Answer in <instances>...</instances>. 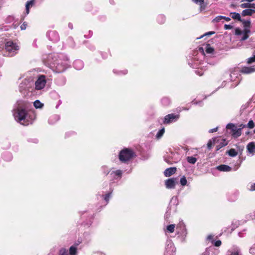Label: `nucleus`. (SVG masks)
I'll use <instances>...</instances> for the list:
<instances>
[{
    "mask_svg": "<svg viewBox=\"0 0 255 255\" xmlns=\"http://www.w3.org/2000/svg\"><path fill=\"white\" fill-rule=\"evenodd\" d=\"M15 119L24 126L31 124L35 118L33 112H27L26 110L18 108L14 113Z\"/></svg>",
    "mask_w": 255,
    "mask_h": 255,
    "instance_id": "obj_1",
    "label": "nucleus"
},
{
    "mask_svg": "<svg viewBox=\"0 0 255 255\" xmlns=\"http://www.w3.org/2000/svg\"><path fill=\"white\" fill-rule=\"evenodd\" d=\"M19 49V46L12 40L6 41L2 49L5 52L4 56L11 57L15 55Z\"/></svg>",
    "mask_w": 255,
    "mask_h": 255,
    "instance_id": "obj_2",
    "label": "nucleus"
},
{
    "mask_svg": "<svg viewBox=\"0 0 255 255\" xmlns=\"http://www.w3.org/2000/svg\"><path fill=\"white\" fill-rule=\"evenodd\" d=\"M136 156L134 150L129 148H124L120 151L119 154V158L123 163H127Z\"/></svg>",
    "mask_w": 255,
    "mask_h": 255,
    "instance_id": "obj_3",
    "label": "nucleus"
},
{
    "mask_svg": "<svg viewBox=\"0 0 255 255\" xmlns=\"http://www.w3.org/2000/svg\"><path fill=\"white\" fill-rule=\"evenodd\" d=\"M226 128L227 129L231 130L230 133L234 138H237L242 134V131L240 130V129H238L233 124H228L226 126Z\"/></svg>",
    "mask_w": 255,
    "mask_h": 255,
    "instance_id": "obj_4",
    "label": "nucleus"
},
{
    "mask_svg": "<svg viewBox=\"0 0 255 255\" xmlns=\"http://www.w3.org/2000/svg\"><path fill=\"white\" fill-rule=\"evenodd\" d=\"M45 76L40 75L35 83V89L37 90L43 89L46 84Z\"/></svg>",
    "mask_w": 255,
    "mask_h": 255,
    "instance_id": "obj_5",
    "label": "nucleus"
},
{
    "mask_svg": "<svg viewBox=\"0 0 255 255\" xmlns=\"http://www.w3.org/2000/svg\"><path fill=\"white\" fill-rule=\"evenodd\" d=\"M178 183L177 179L176 178H169L165 180V185L167 189H174L176 184Z\"/></svg>",
    "mask_w": 255,
    "mask_h": 255,
    "instance_id": "obj_6",
    "label": "nucleus"
},
{
    "mask_svg": "<svg viewBox=\"0 0 255 255\" xmlns=\"http://www.w3.org/2000/svg\"><path fill=\"white\" fill-rule=\"evenodd\" d=\"M179 117V116L178 115H175L174 114H168L164 117V123L166 124H170L177 120Z\"/></svg>",
    "mask_w": 255,
    "mask_h": 255,
    "instance_id": "obj_7",
    "label": "nucleus"
},
{
    "mask_svg": "<svg viewBox=\"0 0 255 255\" xmlns=\"http://www.w3.org/2000/svg\"><path fill=\"white\" fill-rule=\"evenodd\" d=\"M48 34L49 39L53 42H56L59 40V34L55 30L49 31Z\"/></svg>",
    "mask_w": 255,
    "mask_h": 255,
    "instance_id": "obj_8",
    "label": "nucleus"
},
{
    "mask_svg": "<svg viewBox=\"0 0 255 255\" xmlns=\"http://www.w3.org/2000/svg\"><path fill=\"white\" fill-rule=\"evenodd\" d=\"M176 171V168L173 167L167 168L164 172L165 176L169 177L174 174Z\"/></svg>",
    "mask_w": 255,
    "mask_h": 255,
    "instance_id": "obj_9",
    "label": "nucleus"
},
{
    "mask_svg": "<svg viewBox=\"0 0 255 255\" xmlns=\"http://www.w3.org/2000/svg\"><path fill=\"white\" fill-rule=\"evenodd\" d=\"M255 71V69L252 67H243L240 72L244 74H250Z\"/></svg>",
    "mask_w": 255,
    "mask_h": 255,
    "instance_id": "obj_10",
    "label": "nucleus"
},
{
    "mask_svg": "<svg viewBox=\"0 0 255 255\" xmlns=\"http://www.w3.org/2000/svg\"><path fill=\"white\" fill-rule=\"evenodd\" d=\"M254 13H255V9L247 8L242 11V15L243 16H251Z\"/></svg>",
    "mask_w": 255,
    "mask_h": 255,
    "instance_id": "obj_11",
    "label": "nucleus"
},
{
    "mask_svg": "<svg viewBox=\"0 0 255 255\" xmlns=\"http://www.w3.org/2000/svg\"><path fill=\"white\" fill-rule=\"evenodd\" d=\"M247 148L249 152L250 153H255V142H251L249 143L247 146Z\"/></svg>",
    "mask_w": 255,
    "mask_h": 255,
    "instance_id": "obj_12",
    "label": "nucleus"
},
{
    "mask_svg": "<svg viewBox=\"0 0 255 255\" xmlns=\"http://www.w3.org/2000/svg\"><path fill=\"white\" fill-rule=\"evenodd\" d=\"M122 174L123 171L121 170H117L116 171H113L111 173V175H113V177L114 179L121 178Z\"/></svg>",
    "mask_w": 255,
    "mask_h": 255,
    "instance_id": "obj_13",
    "label": "nucleus"
},
{
    "mask_svg": "<svg viewBox=\"0 0 255 255\" xmlns=\"http://www.w3.org/2000/svg\"><path fill=\"white\" fill-rule=\"evenodd\" d=\"M217 169L221 171H230L231 167L227 165L222 164L217 167Z\"/></svg>",
    "mask_w": 255,
    "mask_h": 255,
    "instance_id": "obj_14",
    "label": "nucleus"
},
{
    "mask_svg": "<svg viewBox=\"0 0 255 255\" xmlns=\"http://www.w3.org/2000/svg\"><path fill=\"white\" fill-rule=\"evenodd\" d=\"M230 15L232 17V18L234 19H237L239 21H243V20L242 19L240 14L239 13L237 12H231L230 13Z\"/></svg>",
    "mask_w": 255,
    "mask_h": 255,
    "instance_id": "obj_15",
    "label": "nucleus"
},
{
    "mask_svg": "<svg viewBox=\"0 0 255 255\" xmlns=\"http://www.w3.org/2000/svg\"><path fill=\"white\" fill-rule=\"evenodd\" d=\"M34 0H31L30 1H27L26 3V12L27 14H28L29 12V8L30 7L34 5Z\"/></svg>",
    "mask_w": 255,
    "mask_h": 255,
    "instance_id": "obj_16",
    "label": "nucleus"
},
{
    "mask_svg": "<svg viewBox=\"0 0 255 255\" xmlns=\"http://www.w3.org/2000/svg\"><path fill=\"white\" fill-rule=\"evenodd\" d=\"M161 102L162 105L164 107L168 106L170 104V99L167 97H163L161 99Z\"/></svg>",
    "mask_w": 255,
    "mask_h": 255,
    "instance_id": "obj_17",
    "label": "nucleus"
},
{
    "mask_svg": "<svg viewBox=\"0 0 255 255\" xmlns=\"http://www.w3.org/2000/svg\"><path fill=\"white\" fill-rule=\"evenodd\" d=\"M77 253V248L72 246L69 248V255H76Z\"/></svg>",
    "mask_w": 255,
    "mask_h": 255,
    "instance_id": "obj_18",
    "label": "nucleus"
},
{
    "mask_svg": "<svg viewBox=\"0 0 255 255\" xmlns=\"http://www.w3.org/2000/svg\"><path fill=\"white\" fill-rule=\"evenodd\" d=\"M227 142H226V140L225 139H222V142H221L219 145L216 146V150H219L222 147L227 145Z\"/></svg>",
    "mask_w": 255,
    "mask_h": 255,
    "instance_id": "obj_19",
    "label": "nucleus"
},
{
    "mask_svg": "<svg viewBox=\"0 0 255 255\" xmlns=\"http://www.w3.org/2000/svg\"><path fill=\"white\" fill-rule=\"evenodd\" d=\"M205 50L207 53L211 54L214 51V49L212 47L210 44H207L205 47Z\"/></svg>",
    "mask_w": 255,
    "mask_h": 255,
    "instance_id": "obj_20",
    "label": "nucleus"
},
{
    "mask_svg": "<svg viewBox=\"0 0 255 255\" xmlns=\"http://www.w3.org/2000/svg\"><path fill=\"white\" fill-rule=\"evenodd\" d=\"M228 154L232 157H235L238 154V152L234 148H231L228 151Z\"/></svg>",
    "mask_w": 255,
    "mask_h": 255,
    "instance_id": "obj_21",
    "label": "nucleus"
},
{
    "mask_svg": "<svg viewBox=\"0 0 255 255\" xmlns=\"http://www.w3.org/2000/svg\"><path fill=\"white\" fill-rule=\"evenodd\" d=\"M34 106L36 109L41 108L43 106V104L40 101L36 100L34 103Z\"/></svg>",
    "mask_w": 255,
    "mask_h": 255,
    "instance_id": "obj_22",
    "label": "nucleus"
},
{
    "mask_svg": "<svg viewBox=\"0 0 255 255\" xmlns=\"http://www.w3.org/2000/svg\"><path fill=\"white\" fill-rule=\"evenodd\" d=\"M175 224H170L167 226V230L170 233H172L174 232L175 230Z\"/></svg>",
    "mask_w": 255,
    "mask_h": 255,
    "instance_id": "obj_23",
    "label": "nucleus"
},
{
    "mask_svg": "<svg viewBox=\"0 0 255 255\" xmlns=\"http://www.w3.org/2000/svg\"><path fill=\"white\" fill-rule=\"evenodd\" d=\"M57 64L56 68L59 72L63 71L66 68V66H61L59 63H58Z\"/></svg>",
    "mask_w": 255,
    "mask_h": 255,
    "instance_id": "obj_24",
    "label": "nucleus"
},
{
    "mask_svg": "<svg viewBox=\"0 0 255 255\" xmlns=\"http://www.w3.org/2000/svg\"><path fill=\"white\" fill-rule=\"evenodd\" d=\"M58 255H68L67 250L64 248H61L59 250Z\"/></svg>",
    "mask_w": 255,
    "mask_h": 255,
    "instance_id": "obj_25",
    "label": "nucleus"
},
{
    "mask_svg": "<svg viewBox=\"0 0 255 255\" xmlns=\"http://www.w3.org/2000/svg\"><path fill=\"white\" fill-rule=\"evenodd\" d=\"M187 160L189 163L191 164H194L197 161L196 158L193 156H188Z\"/></svg>",
    "mask_w": 255,
    "mask_h": 255,
    "instance_id": "obj_26",
    "label": "nucleus"
},
{
    "mask_svg": "<svg viewBox=\"0 0 255 255\" xmlns=\"http://www.w3.org/2000/svg\"><path fill=\"white\" fill-rule=\"evenodd\" d=\"M244 26L245 28H250L251 26V21L250 20H243L242 21Z\"/></svg>",
    "mask_w": 255,
    "mask_h": 255,
    "instance_id": "obj_27",
    "label": "nucleus"
},
{
    "mask_svg": "<svg viewBox=\"0 0 255 255\" xmlns=\"http://www.w3.org/2000/svg\"><path fill=\"white\" fill-rule=\"evenodd\" d=\"M164 131L165 129L164 128H162V129H160L156 134V137L158 138L161 137L164 133Z\"/></svg>",
    "mask_w": 255,
    "mask_h": 255,
    "instance_id": "obj_28",
    "label": "nucleus"
},
{
    "mask_svg": "<svg viewBox=\"0 0 255 255\" xmlns=\"http://www.w3.org/2000/svg\"><path fill=\"white\" fill-rule=\"evenodd\" d=\"M240 6L242 8H250V2H247V3H242L240 5Z\"/></svg>",
    "mask_w": 255,
    "mask_h": 255,
    "instance_id": "obj_29",
    "label": "nucleus"
},
{
    "mask_svg": "<svg viewBox=\"0 0 255 255\" xmlns=\"http://www.w3.org/2000/svg\"><path fill=\"white\" fill-rule=\"evenodd\" d=\"M187 183V179L185 176H183L180 179V183L182 186H185Z\"/></svg>",
    "mask_w": 255,
    "mask_h": 255,
    "instance_id": "obj_30",
    "label": "nucleus"
},
{
    "mask_svg": "<svg viewBox=\"0 0 255 255\" xmlns=\"http://www.w3.org/2000/svg\"><path fill=\"white\" fill-rule=\"evenodd\" d=\"M212 244H214V245L215 247H220L221 245L222 242L220 240H218V241H216L215 242L214 240H213L212 241Z\"/></svg>",
    "mask_w": 255,
    "mask_h": 255,
    "instance_id": "obj_31",
    "label": "nucleus"
},
{
    "mask_svg": "<svg viewBox=\"0 0 255 255\" xmlns=\"http://www.w3.org/2000/svg\"><path fill=\"white\" fill-rule=\"evenodd\" d=\"M247 127L249 128H253L255 127V124L253 120H250L248 125H247Z\"/></svg>",
    "mask_w": 255,
    "mask_h": 255,
    "instance_id": "obj_32",
    "label": "nucleus"
},
{
    "mask_svg": "<svg viewBox=\"0 0 255 255\" xmlns=\"http://www.w3.org/2000/svg\"><path fill=\"white\" fill-rule=\"evenodd\" d=\"M215 33V32L214 31H209V32H208L206 33L205 34H203V35L201 36L200 37L197 38V39H199L202 38V37H203L205 36H209V35H213Z\"/></svg>",
    "mask_w": 255,
    "mask_h": 255,
    "instance_id": "obj_33",
    "label": "nucleus"
},
{
    "mask_svg": "<svg viewBox=\"0 0 255 255\" xmlns=\"http://www.w3.org/2000/svg\"><path fill=\"white\" fill-rule=\"evenodd\" d=\"M255 62V55H254L253 57H251L248 59L247 63L248 64H252L253 62Z\"/></svg>",
    "mask_w": 255,
    "mask_h": 255,
    "instance_id": "obj_34",
    "label": "nucleus"
},
{
    "mask_svg": "<svg viewBox=\"0 0 255 255\" xmlns=\"http://www.w3.org/2000/svg\"><path fill=\"white\" fill-rule=\"evenodd\" d=\"M112 192L106 194L104 197V199L107 203H108Z\"/></svg>",
    "mask_w": 255,
    "mask_h": 255,
    "instance_id": "obj_35",
    "label": "nucleus"
},
{
    "mask_svg": "<svg viewBox=\"0 0 255 255\" xmlns=\"http://www.w3.org/2000/svg\"><path fill=\"white\" fill-rule=\"evenodd\" d=\"M223 16H221V15H220V16H218L217 17H216L213 20V22H219L221 20L223 19Z\"/></svg>",
    "mask_w": 255,
    "mask_h": 255,
    "instance_id": "obj_36",
    "label": "nucleus"
},
{
    "mask_svg": "<svg viewBox=\"0 0 255 255\" xmlns=\"http://www.w3.org/2000/svg\"><path fill=\"white\" fill-rule=\"evenodd\" d=\"M185 226L184 224L183 223H180L179 224H178L177 226V227H176V229L178 230L179 229H182V230H184L185 229Z\"/></svg>",
    "mask_w": 255,
    "mask_h": 255,
    "instance_id": "obj_37",
    "label": "nucleus"
},
{
    "mask_svg": "<svg viewBox=\"0 0 255 255\" xmlns=\"http://www.w3.org/2000/svg\"><path fill=\"white\" fill-rule=\"evenodd\" d=\"M243 33V31H242L239 28H236L235 30V34L237 35H240L242 34Z\"/></svg>",
    "mask_w": 255,
    "mask_h": 255,
    "instance_id": "obj_38",
    "label": "nucleus"
},
{
    "mask_svg": "<svg viewBox=\"0 0 255 255\" xmlns=\"http://www.w3.org/2000/svg\"><path fill=\"white\" fill-rule=\"evenodd\" d=\"M212 145H213V143H212V140L210 139L208 141V143H207V147L209 149H211L212 148Z\"/></svg>",
    "mask_w": 255,
    "mask_h": 255,
    "instance_id": "obj_39",
    "label": "nucleus"
},
{
    "mask_svg": "<svg viewBox=\"0 0 255 255\" xmlns=\"http://www.w3.org/2000/svg\"><path fill=\"white\" fill-rule=\"evenodd\" d=\"M244 34V35L242 37V38L241 39V41H244L245 40H246L249 37V34H247L245 33H243Z\"/></svg>",
    "mask_w": 255,
    "mask_h": 255,
    "instance_id": "obj_40",
    "label": "nucleus"
},
{
    "mask_svg": "<svg viewBox=\"0 0 255 255\" xmlns=\"http://www.w3.org/2000/svg\"><path fill=\"white\" fill-rule=\"evenodd\" d=\"M230 255H242L239 250L235 251L232 252Z\"/></svg>",
    "mask_w": 255,
    "mask_h": 255,
    "instance_id": "obj_41",
    "label": "nucleus"
},
{
    "mask_svg": "<svg viewBox=\"0 0 255 255\" xmlns=\"http://www.w3.org/2000/svg\"><path fill=\"white\" fill-rule=\"evenodd\" d=\"M27 26V24L25 22H24L20 26V28L21 30H24L26 29Z\"/></svg>",
    "mask_w": 255,
    "mask_h": 255,
    "instance_id": "obj_42",
    "label": "nucleus"
},
{
    "mask_svg": "<svg viewBox=\"0 0 255 255\" xmlns=\"http://www.w3.org/2000/svg\"><path fill=\"white\" fill-rule=\"evenodd\" d=\"M224 28L225 29H231L233 28V26L231 25H229V24H225L224 25Z\"/></svg>",
    "mask_w": 255,
    "mask_h": 255,
    "instance_id": "obj_43",
    "label": "nucleus"
},
{
    "mask_svg": "<svg viewBox=\"0 0 255 255\" xmlns=\"http://www.w3.org/2000/svg\"><path fill=\"white\" fill-rule=\"evenodd\" d=\"M246 127H247V125H244V124H241L239 125L238 129H240V130L242 131V129Z\"/></svg>",
    "mask_w": 255,
    "mask_h": 255,
    "instance_id": "obj_44",
    "label": "nucleus"
},
{
    "mask_svg": "<svg viewBox=\"0 0 255 255\" xmlns=\"http://www.w3.org/2000/svg\"><path fill=\"white\" fill-rule=\"evenodd\" d=\"M251 32L250 29L249 28H245L244 29L243 33H245L247 34H249V33Z\"/></svg>",
    "mask_w": 255,
    "mask_h": 255,
    "instance_id": "obj_45",
    "label": "nucleus"
},
{
    "mask_svg": "<svg viewBox=\"0 0 255 255\" xmlns=\"http://www.w3.org/2000/svg\"><path fill=\"white\" fill-rule=\"evenodd\" d=\"M213 237H214V236H213L212 235H210L208 236L207 239L208 240L211 241L212 242L213 240Z\"/></svg>",
    "mask_w": 255,
    "mask_h": 255,
    "instance_id": "obj_46",
    "label": "nucleus"
},
{
    "mask_svg": "<svg viewBox=\"0 0 255 255\" xmlns=\"http://www.w3.org/2000/svg\"><path fill=\"white\" fill-rule=\"evenodd\" d=\"M250 190L251 191H255V183L251 185Z\"/></svg>",
    "mask_w": 255,
    "mask_h": 255,
    "instance_id": "obj_47",
    "label": "nucleus"
},
{
    "mask_svg": "<svg viewBox=\"0 0 255 255\" xmlns=\"http://www.w3.org/2000/svg\"><path fill=\"white\" fill-rule=\"evenodd\" d=\"M193 1L195 3L200 2V3H203L204 1V0H193Z\"/></svg>",
    "mask_w": 255,
    "mask_h": 255,
    "instance_id": "obj_48",
    "label": "nucleus"
},
{
    "mask_svg": "<svg viewBox=\"0 0 255 255\" xmlns=\"http://www.w3.org/2000/svg\"><path fill=\"white\" fill-rule=\"evenodd\" d=\"M217 129H218V128H212V129H211L210 130H209V132L210 133H213V132H216L217 131Z\"/></svg>",
    "mask_w": 255,
    "mask_h": 255,
    "instance_id": "obj_49",
    "label": "nucleus"
},
{
    "mask_svg": "<svg viewBox=\"0 0 255 255\" xmlns=\"http://www.w3.org/2000/svg\"><path fill=\"white\" fill-rule=\"evenodd\" d=\"M223 19H225L227 21H229L231 20V18L230 17H226V16H223Z\"/></svg>",
    "mask_w": 255,
    "mask_h": 255,
    "instance_id": "obj_50",
    "label": "nucleus"
},
{
    "mask_svg": "<svg viewBox=\"0 0 255 255\" xmlns=\"http://www.w3.org/2000/svg\"><path fill=\"white\" fill-rule=\"evenodd\" d=\"M250 8H254L253 9L255 10V3H250Z\"/></svg>",
    "mask_w": 255,
    "mask_h": 255,
    "instance_id": "obj_51",
    "label": "nucleus"
},
{
    "mask_svg": "<svg viewBox=\"0 0 255 255\" xmlns=\"http://www.w3.org/2000/svg\"><path fill=\"white\" fill-rule=\"evenodd\" d=\"M202 75H203L202 74H199L200 76H202Z\"/></svg>",
    "mask_w": 255,
    "mask_h": 255,
    "instance_id": "obj_52",
    "label": "nucleus"
},
{
    "mask_svg": "<svg viewBox=\"0 0 255 255\" xmlns=\"http://www.w3.org/2000/svg\"><path fill=\"white\" fill-rule=\"evenodd\" d=\"M254 133H255V129H254Z\"/></svg>",
    "mask_w": 255,
    "mask_h": 255,
    "instance_id": "obj_53",
    "label": "nucleus"
}]
</instances>
